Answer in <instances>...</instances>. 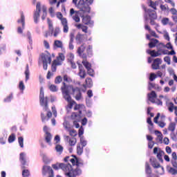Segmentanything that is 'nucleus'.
<instances>
[{"label":"nucleus","instance_id":"obj_24","mask_svg":"<svg viewBox=\"0 0 177 177\" xmlns=\"http://www.w3.org/2000/svg\"><path fill=\"white\" fill-rule=\"evenodd\" d=\"M71 82H73L72 78L69 77L68 75H64L63 82L62 83V86L60 88L64 86V84H67V83H71Z\"/></svg>","mask_w":177,"mask_h":177},{"label":"nucleus","instance_id":"obj_35","mask_svg":"<svg viewBox=\"0 0 177 177\" xmlns=\"http://www.w3.org/2000/svg\"><path fill=\"white\" fill-rule=\"evenodd\" d=\"M82 64L86 70L92 67V64L87 61V59H83V60L82 61Z\"/></svg>","mask_w":177,"mask_h":177},{"label":"nucleus","instance_id":"obj_30","mask_svg":"<svg viewBox=\"0 0 177 177\" xmlns=\"http://www.w3.org/2000/svg\"><path fill=\"white\" fill-rule=\"evenodd\" d=\"M77 29H81L84 33H88V27L82 24H76L75 26Z\"/></svg>","mask_w":177,"mask_h":177},{"label":"nucleus","instance_id":"obj_60","mask_svg":"<svg viewBox=\"0 0 177 177\" xmlns=\"http://www.w3.org/2000/svg\"><path fill=\"white\" fill-rule=\"evenodd\" d=\"M19 88L21 91H24V90L25 89V85H24L23 81H20V82H19Z\"/></svg>","mask_w":177,"mask_h":177},{"label":"nucleus","instance_id":"obj_25","mask_svg":"<svg viewBox=\"0 0 177 177\" xmlns=\"http://www.w3.org/2000/svg\"><path fill=\"white\" fill-rule=\"evenodd\" d=\"M75 41L77 44H82L84 41V35L77 33L75 36Z\"/></svg>","mask_w":177,"mask_h":177},{"label":"nucleus","instance_id":"obj_8","mask_svg":"<svg viewBox=\"0 0 177 177\" xmlns=\"http://www.w3.org/2000/svg\"><path fill=\"white\" fill-rule=\"evenodd\" d=\"M47 24L48 30L50 31V37L53 36L54 37H57L61 33L60 28L55 27L54 28L53 21L49 18L47 19Z\"/></svg>","mask_w":177,"mask_h":177},{"label":"nucleus","instance_id":"obj_53","mask_svg":"<svg viewBox=\"0 0 177 177\" xmlns=\"http://www.w3.org/2000/svg\"><path fill=\"white\" fill-rule=\"evenodd\" d=\"M158 77V75L156 74H155L154 73H150V75H149V80L151 82H153L154 81L156 78Z\"/></svg>","mask_w":177,"mask_h":177},{"label":"nucleus","instance_id":"obj_13","mask_svg":"<svg viewBox=\"0 0 177 177\" xmlns=\"http://www.w3.org/2000/svg\"><path fill=\"white\" fill-rule=\"evenodd\" d=\"M153 154L156 156L158 160L161 163L164 162L163 156L165 155V152L162 151L160 147H154L153 148Z\"/></svg>","mask_w":177,"mask_h":177},{"label":"nucleus","instance_id":"obj_5","mask_svg":"<svg viewBox=\"0 0 177 177\" xmlns=\"http://www.w3.org/2000/svg\"><path fill=\"white\" fill-rule=\"evenodd\" d=\"M165 46L163 44H159L157 46V51H156L155 50H147V53L149 54L153 57H156L162 55H167L168 54V50H165Z\"/></svg>","mask_w":177,"mask_h":177},{"label":"nucleus","instance_id":"obj_28","mask_svg":"<svg viewBox=\"0 0 177 177\" xmlns=\"http://www.w3.org/2000/svg\"><path fill=\"white\" fill-rule=\"evenodd\" d=\"M171 165L174 168H177V156L176 152H173L171 154Z\"/></svg>","mask_w":177,"mask_h":177},{"label":"nucleus","instance_id":"obj_32","mask_svg":"<svg viewBox=\"0 0 177 177\" xmlns=\"http://www.w3.org/2000/svg\"><path fill=\"white\" fill-rule=\"evenodd\" d=\"M85 83L86 84L84 86L88 88H91L93 86V82L92 78L91 77L86 78Z\"/></svg>","mask_w":177,"mask_h":177},{"label":"nucleus","instance_id":"obj_31","mask_svg":"<svg viewBox=\"0 0 177 177\" xmlns=\"http://www.w3.org/2000/svg\"><path fill=\"white\" fill-rule=\"evenodd\" d=\"M159 43V41L156 39H151L150 40V42L149 43L148 46L150 48H153L154 47H158V44Z\"/></svg>","mask_w":177,"mask_h":177},{"label":"nucleus","instance_id":"obj_16","mask_svg":"<svg viewBox=\"0 0 177 177\" xmlns=\"http://www.w3.org/2000/svg\"><path fill=\"white\" fill-rule=\"evenodd\" d=\"M40 13H41V3L38 2L37 3V5H36V11L34 12V15H33V19L35 24L38 23V19L40 17Z\"/></svg>","mask_w":177,"mask_h":177},{"label":"nucleus","instance_id":"obj_52","mask_svg":"<svg viewBox=\"0 0 177 177\" xmlns=\"http://www.w3.org/2000/svg\"><path fill=\"white\" fill-rule=\"evenodd\" d=\"M80 113L78 114L77 112H73L71 113V118L72 120H76L78 117H80Z\"/></svg>","mask_w":177,"mask_h":177},{"label":"nucleus","instance_id":"obj_27","mask_svg":"<svg viewBox=\"0 0 177 177\" xmlns=\"http://www.w3.org/2000/svg\"><path fill=\"white\" fill-rule=\"evenodd\" d=\"M20 15H21V19L17 20V23H21V26H22V29L25 28V24H26V19H25V16L24 14V12H20Z\"/></svg>","mask_w":177,"mask_h":177},{"label":"nucleus","instance_id":"obj_21","mask_svg":"<svg viewBox=\"0 0 177 177\" xmlns=\"http://www.w3.org/2000/svg\"><path fill=\"white\" fill-rule=\"evenodd\" d=\"M19 161L22 165L21 169H26V165H27V161H26V155L25 153L22 152L20 153L19 154Z\"/></svg>","mask_w":177,"mask_h":177},{"label":"nucleus","instance_id":"obj_19","mask_svg":"<svg viewBox=\"0 0 177 177\" xmlns=\"http://www.w3.org/2000/svg\"><path fill=\"white\" fill-rule=\"evenodd\" d=\"M64 140L68 143L70 147H75L77 144V140L75 137L70 138L68 136H64Z\"/></svg>","mask_w":177,"mask_h":177},{"label":"nucleus","instance_id":"obj_6","mask_svg":"<svg viewBox=\"0 0 177 177\" xmlns=\"http://www.w3.org/2000/svg\"><path fill=\"white\" fill-rule=\"evenodd\" d=\"M144 10L145 12V20L148 21L149 17L150 19V24L154 26L156 24L155 20L158 19L157 13L155 10L151 9H147V8L144 7Z\"/></svg>","mask_w":177,"mask_h":177},{"label":"nucleus","instance_id":"obj_33","mask_svg":"<svg viewBox=\"0 0 177 177\" xmlns=\"http://www.w3.org/2000/svg\"><path fill=\"white\" fill-rule=\"evenodd\" d=\"M175 129H176V123L170 122L169 124L167 130L172 133V132H175Z\"/></svg>","mask_w":177,"mask_h":177},{"label":"nucleus","instance_id":"obj_59","mask_svg":"<svg viewBox=\"0 0 177 177\" xmlns=\"http://www.w3.org/2000/svg\"><path fill=\"white\" fill-rule=\"evenodd\" d=\"M43 44H44V46L45 47V48L50 49V46L49 42L48 41L44 40Z\"/></svg>","mask_w":177,"mask_h":177},{"label":"nucleus","instance_id":"obj_37","mask_svg":"<svg viewBox=\"0 0 177 177\" xmlns=\"http://www.w3.org/2000/svg\"><path fill=\"white\" fill-rule=\"evenodd\" d=\"M73 59H74V56H73V57L71 56L70 58L68 59V62L71 64V68L75 69L77 68V66H76V64L74 62Z\"/></svg>","mask_w":177,"mask_h":177},{"label":"nucleus","instance_id":"obj_22","mask_svg":"<svg viewBox=\"0 0 177 177\" xmlns=\"http://www.w3.org/2000/svg\"><path fill=\"white\" fill-rule=\"evenodd\" d=\"M162 60L160 58H156L153 60L151 64L152 69L158 70L160 69V65L162 64Z\"/></svg>","mask_w":177,"mask_h":177},{"label":"nucleus","instance_id":"obj_11","mask_svg":"<svg viewBox=\"0 0 177 177\" xmlns=\"http://www.w3.org/2000/svg\"><path fill=\"white\" fill-rule=\"evenodd\" d=\"M149 162L153 169H160L159 171H156L158 175H162L164 174V167L159 163L156 158H150Z\"/></svg>","mask_w":177,"mask_h":177},{"label":"nucleus","instance_id":"obj_40","mask_svg":"<svg viewBox=\"0 0 177 177\" xmlns=\"http://www.w3.org/2000/svg\"><path fill=\"white\" fill-rule=\"evenodd\" d=\"M147 122L149 124V131H153L154 124L152 122L151 118H147Z\"/></svg>","mask_w":177,"mask_h":177},{"label":"nucleus","instance_id":"obj_45","mask_svg":"<svg viewBox=\"0 0 177 177\" xmlns=\"http://www.w3.org/2000/svg\"><path fill=\"white\" fill-rule=\"evenodd\" d=\"M45 134V140L46 143H50L52 139V134L50 133H46Z\"/></svg>","mask_w":177,"mask_h":177},{"label":"nucleus","instance_id":"obj_14","mask_svg":"<svg viewBox=\"0 0 177 177\" xmlns=\"http://www.w3.org/2000/svg\"><path fill=\"white\" fill-rule=\"evenodd\" d=\"M69 15L71 17L73 21L77 23L80 22V11L75 10L73 8L70 9Z\"/></svg>","mask_w":177,"mask_h":177},{"label":"nucleus","instance_id":"obj_12","mask_svg":"<svg viewBox=\"0 0 177 177\" xmlns=\"http://www.w3.org/2000/svg\"><path fill=\"white\" fill-rule=\"evenodd\" d=\"M41 174L43 176L55 177L54 171L50 166L44 165L41 169Z\"/></svg>","mask_w":177,"mask_h":177},{"label":"nucleus","instance_id":"obj_38","mask_svg":"<svg viewBox=\"0 0 177 177\" xmlns=\"http://www.w3.org/2000/svg\"><path fill=\"white\" fill-rule=\"evenodd\" d=\"M55 151L57 153H58L59 155H61L64 151V147L59 144H57L55 146Z\"/></svg>","mask_w":177,"mask_h":177},{"label":"nucleus","instance_id":"obj_29","mask_svg":"<svg viewBox=\"0 0 177 177\" xmlns=\"http://www.w3.org/2000/svg\"><path fill=\"white\" fill-rule=\"evenodd\" d=\"M84 105L82 104H77V102H75V105H74V108L73 110L75 111H77V110H79V114L82 115V111H80L81 109H84Z\"/></svg>","mask_w":177,"mask_h":177},{"label":"nucleus","instance_id":"obj_47","mask_svg":"<svg viewBox=\"0 0 177 177\" xmlns=\"http://www.w3.org/2000/svg\"><path fill=\"white\" fill-rule=\"evenodd\" d=\"M63 81V77L61 75H58L55 78L54 82L56 84H59Z\"/></svg>","mask_w":177,"mask_h":177},{"label":"nucleus","instance_id":"obj_17","mask_svg":"<svg viewBox=\"0 0 177 177\" xmlns=\"http://www.w3.org/2000/svg\"><path fill=\"white\" fill-rule=\"evenodd\" d=\"M77 66H78V70H79L77 73V75L80 77L81 80L86 78L87 73L83 65L81 64L80 63H77Z\"/></svg>","mask_w":177,"mask_h":177},{"label":"nucleus","instance_id":"obj_49","mask_svg":"<svg viewBox=\"0 0 177 177\" xmlns=\"http://www.w3.org/2000/svg\"><path fill=\"white\" fill-rule=\"evenodd\" d=\"M86 53L88 56H92L93 55V46L89 45L86 48Z\"/></svg>","mask_w":177,"mask_h":177},{"label":"nucleus","instance_id":"obj_43","mask_svg":"<svg viewBox=\"0 0 177 177\" xmlns=\"http://www.w3.org/2000/svg\"><path fill=\"white\" fill-rule=\"evenodd\" d=\"M167 109L169 113H174V110H175V105H174L173 102H169L167 104Z\"/></svg>","mask_w":177,"mask_h":177},{"label":"nucleus","instance_id":"obj_4","mask_svg":"<svg viewBox=\"0 0 177 177\" xmlns=\"http://www.w3.org/2000/svg\"><path fill=\"white\" fill-rule=\"evenodd\" d=\"M73 3L75 4L82 13H90L91 7L84 0H73Z\"/></svg>","mask_w":177,"mask_h":177},{"label":"nucleus","instance_id":"obj_23","mask_svg":"<svg viewBox=\"0 0 177 177\" xmlns=\"http://www.w3.org/2000/svg\"><path fill=\"white\" fill-rule=\"evenodd\" d=\"M158 95L156 91H152L150 93H148V99L151 103H156V98Z\"/></svg>","mask_w":177,"mask_h":177},{"label":"nucleus","instance_id":"obj_36","mask_svg":"<svg viewBox=\"0 0 177 177\" xmlns=\"http://www.w3.org/2000/svg\"><path fill=\"white\" fill-rule=\"evenodd\" d=\"M145 173L147 175L152 174V169L149 162L145 163Z\"/></svg>","mask_w":177,"mask_h":177},{"label":"nucleus","instance_id":"obj_20","mask_svg":"<svg viewBox=\"0 0 177 177\" xmlns=\"http://www.w3.org/2000/svg\"><path fill=\"white\" fill-rule=\"evenodd\" d=\"M82 22L83 24L84 25H91L93 26L94 22L91 20V17L89 15H86V16H82Z\"/></svg>","mask_w":177,"mask_h":177},{"label":"nucleus","instance_id":"obj_54","mask_svg":"<svg viewBox=\"0 0 177 177\" xmlns=\"http://www.w3.org/2000/svg\"><path fill=\"white\" fill-rule=\"evenodd\" d=\"M18 143L21 148H24V138L23 137L18 138Z\"/></svg>","mask_w":177,"mask_h":177},{"label":"nucleus","instance_id":"obj_55","mask_svg":"<svg viewBox=\"0 0 177 177\" xmlns=\"http://www.w3.org/2000/svg\"><path fill=\"white\" fill-rule=\"evenodd\" d=\"M80 145H82V147L84 148L87 145V141L85 140L83 138H80Z\"/></svg>","mask_w":177,"mask_h":177},{"label":"nucleus","instance_id":"obj_44","mask_svg":"<svg viewBox=\"0 0 177 177\" xmlns=\"http://www.w3.org/2000/svg\"><path fill=\"white\" fill-rule=\"evenodd\" d=\"M16 139V135L15 133H12L8 136V143H13Z\"/></svg>","mask_w":177,"mask_h":177},{"label":"nucleus","instance_id":"obj_15","mask_svg":"<svg viewBox=\"0 0 177 177\" xmlns=\"http://www.w3.org/2000/svg\"><path fill=\"white\" fill-rule=\"evenodd\" d=\"M86 50L85 44H82L80 46L77 48V53L82 59H87L88 55L84 53Z\"/></svg>","mask_w":177,"mask_h":177},{"label":"nucleus","instance_id":"obj_34","mask_svg":"<svg viewBox=\"0 0 177 177\" xmlns=\"http://www.w3.org/2000/svg\"><path fill=\"white\" fill-rule=\"evenodd\" d=\"M25 74V81L27 82L30 79V70H29V65L26 64V70L24 72Z\"/></svg>","mask_w":177,"mask_h":177},{"label":"nucleus","instance_id":"obj_7","mask_svg":"<svg viewBox=\"0 0 177 177\" xmlns=\"http://www.w3.org/2000/svg\"><path fill=\"white\" fill-rule=\"evenodd\" d=\"M65 60V56L63 53H59V55L52 62L50 69L52 72H56L58 66L62 64L63 61Z\"/></svg>","mask_w":177,"mask_h":177},{"label":"nucleus","instance_id":"obj_63","mask_svg":"<svg viewBox=\"0 0 177 177\" xmlns=\"http://www.w3.org/2000/svg\"><path fill=\"white\" fill-rule=\"evenodd\" d=\"M157 124L158 125V127H160V128H165V127H166L167 124L165 122L162 121H159Z\"/></svg>","mask_w":177,"mask_h":177},{"label":"nucleus","instance_id":"obj_51","mask_svg":"<svg viewBox=\"0 0 177 177\" xmlns=\"http://www.w3.org/2000/svg\"><path fill=\"white\" fill-rule=\"evenodd\" d=\"M87 73L88 75H89L90 76L94 77L95 76V71L92 68V67L87 68Z\"/></svg>","mask_w":177,"mask_h":177},{"label":"nucleus","instance_id":"obj_41","mask_svg":"<svg viewBox=\"0 0 177 177\" xmlns=\"http://www.w3.org/2000/svg\"><path fill=\"white\" fill-rule=\"evenodd\" d=\"M84 152V147L81 146V144L77 145V153L78 156H81Z\"/></svg>","mask_w":177,"mask_h":177},{"label":"nucleus","instance_id":"obj_62","mask_svg":"<svg viewBox=\"0 0 177 177\" xmlns=\"http://www.w3.org/2000/svg\"><path fill=\"white\" fill-rule=\"evenodd\" d=\"M170 137H171V139H172V140H174V142H176L177 137H176V134H175V131L171 133Z\"/></svg>","mask_w":177,"mask_h":177},{"label":"nucleus","instance_id":"obj_18","mask_svg":"<svg viewBox=\"0 0 177 177\" xmlns=\"http://www.w3.org/2000/svg\"><path fill=\"white\" fill-rule=\"evenodd\" d=\"M40 57L42 60V63H48L49 64H50L52 62V57L50 53H47L46 54L41 53L40 55Z\"/></svg>","mask_w":177,"mask_h":177},{"label":"nucleus","instance_id":"obj_1","mask_svg":"<svg viewBox=\"0 0 177 177\" xmlns=\"http://www.w3.org/2000/svg\"><path fill=\"white\" fill-rule=\"evenodd\" d=\"M54 170L62 169L66 177H77L81 175V171L79 169H73L70 163H56L52 165Z\"/></svg>","mask_w":177,"mask_h":177},{"label":"nucleus","instance_id":"obj_9","mask_svg":"<svg viewBox=\"0 0 177 177\" xmlns=\"http://www.w3.org/2000/svg\"><path fill=\"white\" fill-rule=\"evenodd\" d=\"M56 17L61 21V24L63 27V32L68 33L69 32V26L67 19L64 18L62 13L60 12L56 13Z\"/></svg>","mask_w":177,"mask_h":177},{"label":"nucleus","instance_id":"obj_39","mask_svg":"<svg viewBox=\"0 0 177 177\" xmlns=\"http://www.w3.org/2000/svg\"><path fill=\"white\" fill-rule=\"evenodd\" d=\"M41 11L43 12V15L41 16V19L45 20L47 17V8L45 6H43L41 7Z\"/></svg>","mask_w":177,"mask_h":177},{"label":"nucleus","instance_id":"obj_56","mask_svg":"<svg viewBox=\"0 0 177 177\" xmlns=\"http://www.w3.org/2000/svg\"><path fill=\"white\" fill-rule=\"evenodd\" d=\"M30 176V171L28 169H24L22 171V176L23 177H28Z\"/></svg>","mask_w":177,"mask_h":177},{"label":"nucleus","instance_id":"obj_3","mask_svg":"<svg viewBox=\"0 0 177 177\" xmlns=\"http://www.w3.org/2000/svg\"><path fill=\"white\" fill-rule=\"evenodd\" d=\"M61 92L67 93L70 95H72L77 101L81 100L83 98L81 88L78 86L74 87L72 84L68 85L64 83V86L61 88Z\"/></svg>","mask_w":177,"mask_h":177},{"label":"nucleus","instance_id":"obj_58","mask_svg":"<svg viewBox=\"0 0 177 177\" xmlns=\"http://www.w3.org/2000/svg\"><path fill=\"white\" fill-rule=\"evenodd\" d=\"M69 135L75 138V136H77V132L75 130H71L69 131Z\"/></svg>","mask_w":177,"mask_h":177},{"label":"nucleus","instance_id":"obj_48","mask_svg":"<svg viewBox=\"0 0 177 177\" xmlns=\"http://www.w3.org/2000/svg\"><path fill=\"white\" fill-rule=\"evenodd\" d=\"M13 98V94L11 93L9 95H8L4 100L3 102L4 103H10Z\"/></svg>","mask_w":177,"mask_h":177},{"label":"nucleus","instance_id":"obj_61","mask_svg":"<svg viewBox=\"0 0 177 177\" xmlns=\"http://www.w3.org/2000/svg\"><path fill=\"white\" fill-rule=\"evenodd\" d=\"M164 61L167 63V64L170 65L171 62V57L169 56H166L164 57Z\"/></svg>","mask_w":177,"mask_h":177},{"label":"nucleus","instance_id":"obj_26","mask_svg":"<svg viewBox=\"0 0 177 177\" xmlns=\"http://www.w3.org/2000/svg\"><path fill=\"white\" fill-rule=\"evenodd\" d=\"M73 158L69 159V162L72 164L73 166H80V160L75 156H72Z\"/></svg>","mask_w":177,"mask_h":177},{"label":"nucleus","instance_id":"obj_2","mask_svg":"<svg viewBox=\"0 0 177 177\" xmlns=\"http://www.w3.org/2000/svg\"><path fill=\"white\" fill-rule=\"evenodd\" d=\"M48 102H49V98L48 97H44V91L43 90V88H40V93H39V104L40 106H42L44 107V111H47L46 116L45 115L44 113H41V118L42 122H44L46 120H48L50 118H51L53 113L50 111L49 110V106H48Z\"/></svg>","mask_w":177,"mask_h":177},{"label":"nucleus","instance_id":"obj_46","mask_svg":"<svg viewBox=\"0 0 177 177\" xmlns=\"http://www.w3.org/2000/svg\"><path fill=\"white\" fill-rule=\"evenodd\" d=\"M48 88L52 92H57L58 91V87L55 84H50L48 86Z\"/></svg>","mask_w":177,"mask_h":177},{"label":"nucleus","instance_id":"obj_57","mask_svg":"<svg viewBox=\"0 0 177 177\" xmlns=\"http://www.w3.org/2000/svg\"><path fill=\"white\" fill-rule=\"evenodd\" d=\"M149 6L150 7H151L152 8H153L155 10H157L156 3L155 2H153V1H150Z\"/></svg>","mask_w":177,"mask_h":177},{"label":"nucleus","instance_id":"obj_50","mask_svg":"<svg viewBox=\"0 0 177 177\" xmlns=\"http://www.w3.org/2000/svg\"><path fill=\"white\" fill-rule=\"evenodd\" d=\"M155 134L157 135L159 140H162L163 139V134L162 133L161 131H158V130H156L155 131Z\"/></svg>","mask_w":177,"mask_h":177},{"label":"nucleus","instance_id":"obj_64","mask_svg":"<svg viewBox=\"0 0 177 177\" xmlns=\"http://www.w3.org/2000/svg\"><path fill=\"white\" fill-rule=\"evenodd\" d=\"M169 19H168V18H164L162 20V23L163 25H167L169 24Z\"/></svg>","mask_w":177,"mask_h":177},{"label":"nucleus","instance_id":"obj_42","mask_svg":"<svg viewBox=\"0 0 177 177\" xmlns=\"http://www.w3.org/2000/svg\"><path fill=\"white\" fill-rule=\"evenodd\" d=\"M53 45L56 48H62L63 47V43L60 40H55Z\"/></svg>","mask_w":177,"mask_h":177},{"label":"nucleus","instance_id":"obj_10","mask_svg":"<svg viewBox=\"0 0 177 177\" xmlns=\"http://www.w3.org/2000/svg\"><path fill=\"white\" fill-rule=\"evenodd\" d=\"M63 98L67 102L66 109L67 110H72L73 106L76 104V102L72 99L71 95H68V93H62Z\"/></svg>","mask_w":177,"mask_h":177}]
</instances>
